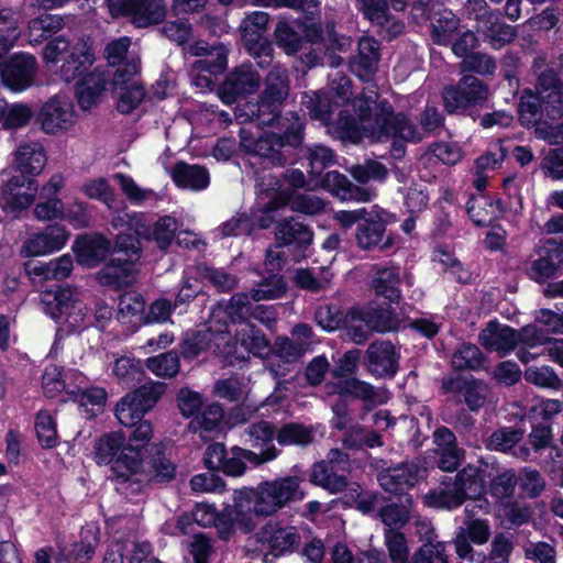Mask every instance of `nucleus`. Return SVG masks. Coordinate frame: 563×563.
<instances>
[{"label": "nucleus", "instance_id": "obj_1", "mask_svg": "<svg viewBox=\"0 0 563 563\" xmlns=\"http://www.w3.org/2000/svg\"><path fill=\"white\" fill-rule=\"evenodd\" d=\"M301 478L286 476L260 483L256 487L239 493L240 511L251 517H269L294 500L303 498L300 489Z\"/></svg>", "mask_w": 563, "mask_h": 563}, {"label": "nucleus", "instance_id": "obj_2", "mask_svg": "<svg viewBox=\"0 0 563 563\" xmlns=\"http://www.w3.org/2000/svg\"><path fill=\"white\" fill-rule=\"evenodd\" d=\"M363 129L372 142L393 141L395 158L402 157L404 142L419 143L423 140V132L405 113H396L387 100L376 104L375 119L366 120Z\"/></svg>", "mask_w": 563, "mask_h": 563}, {"label": "nucleus", "instance_id": "obj_3", "mask_svg": "<svg viewBox=\"0 0 563 563\" xmlns=\"http://www.w3.org/2000/svg\"><path fill=\"white\" fill-rule=\"evenodd\" d=\"M131 41L128 36L113 40L106 45L104 56L111 66L118 65L112 77V87L119 93L117 110L129 114L141 103V82H131L139 73L136 63H122L128 54Z\"/></svg>", "mask_w": 563, "mask_h": 563}, {"label": "nucleus", "instance_id": "obj_4", "mask_svg": "<svg viewBox=\"0 0 563 563\" xmlns=\"http://www.w3.org/2000/svg\"><path fill=\"white\" fill-rule=\"evenodd\" d=\"M289 93L287 70L274 66L265 78V89L257 103L246 102L235 110L240 123L257 121L258 125H271L278 120V113Z\"/></svg>", "mask_w": 563, "mask_h": 563}, {"label": "nucleus", "instance_id": "obj_5", "mask_svg": "<svg viewBox=\"0 0 563 563\" xmlns=\"http://www.w3.org/2000/svg\"><path fill=\"white\" fill-rule=\"evenodd\" d=\"M44 311L56 322L67 323L70 332H81L91 328L90 308L77 298L76 289L70 286L57 285L55 289H46L42 294Z\"/></svg>", "mask_w": 563, "mask_h": 563}, {"label": "nucleus", "instance_id": "obj_6", "mask_svg": "<svg viewBox=\"0 0 563 563\" xmlns=\"http://www.w3.org/2000/svg\"><path fill=\"white\" fill-rule=\"evenodd\" d=\"M301 123L286 130L285 134L265 132L255 139L245 129L240 130V146L247 153L267 159L274 166H284L287 162L285 148L297 147L301 144Z\"/></svg>", "mask_w": 563, "mask_h": 563}, {"label": "nucleus", "instance_id": "obj_7", "mask_svg": "<svg viewBox=\"0 0 563 563\" xmlns=\"http://www.w3.org/2000/svg\"><path fill=\"white\" fill-rule=\"evenodd\" d=\"M489 98V88L473 75H464L455 86L442 91L444 108L449 113H466L471 108L482 107Z\"/></svg>", "mask_w": 563, "mask_h": 563}, {"label": "nucleus", "instance_id": "obj_8", "mask_svg": "<svg viewBox=\"0 0 563 563\" xmlns=\"http://www.w3.org/2000/svg\"><path fill=\"white\" fill-rule=\"evenodd\" d=\"M38 191L36 179L21 174H12L0 186V208L13 218L33 206Z\"/></svg>", "mask_w": 563, "mask_h": 563}, {"label": "nucleus", "instance_id": "obj_9", "mask_svg": "<svg viewBox=\"0 0 563 563\" xmlns=\"http://www.w3.org/2000/svg\"><path fill=\"white\" fill-rule=\"evenodd\" d=\"M261 192H267L272 196L268 203L269 210H277L286 205L295 212L309 216L318 214L324 210L325 202L323 199L311 194H292L288 189H282L276 177L268 176L257 184Z\"/></svg>", "mask_w": 563, "mask_h": 563}, {"label": "nucleus", "instance_id": "obj_10", "mask_svg": "<svg viewBox=\"0 0 563 563\" xmlns=\"http://www.w3.org/2000/svg\"><path fill=\"white\" fill-rule=\"evenodd\" d=\"M96 463L98 465H110L113 475L114 463L122 460L125 464L130 460L141 457V441L129 439L123 431L103 433L95 444Z\"/></svg>", "mask_w": 563, "mask_h": 563}, {"label": "nucleus", "instance_id": "obj_11", "mask_svg": "<svg viewBox=\"0 0 563 563\" xmlns=\"http://www.w3.org/2000/svg\"><path fill=\"white\" fill-rule=\"evenodd\" d=\"M376 91L371 89L353 100V109L357 113V120L346 111L340 112L335 126L342 139L358 143L367 137L363 126L366 120L375 119L376 107L373 110L372 104L376 102Z\"/></svg>", "mask_w": 563, "mask_h": 563}, {"label": "nucleus", "instance_id": "obj_12", "mask_svg": "<svg viewBox=\"0 0 563 563\" xmlns=\"http://www.w3.org/2000/svg\"><path fill=\"white\" fill-rule=\"evenodd\" d=\"M268 21V13L254 11L247 14L240 25L243 44L254 58L260 59V66L269 64L272 60L273 48L264 36Z\"/></svg>", "mask_w": 563, "mask_h": 563}, {"label": "nucleus", "instance_id": "obj_13", "mask_svg": "<svg viewBox=\"0 0 563 563\" xmlns=\"http://www.w3.org/2000/svg\"><path fill=\"white\" fill-rule=\"evenodd\" d=\"M36 69V58L32 54L19 52L2 64L0 78L4 87L21 92L33 85Z\"/></svg>", "mask_w": 563, "mask_h": 563}, {"label": "nucleus", "instance_id": "obj_14", "mask_svg": "<svg viewBox=\"0 0 563 563\" xmlns=\"http://www.w3.org/2000/svg\"><path fill=\"white\" fill-rule=\"evenodd\" d=\"M35 121L46 134L67 131L74 124V104L65 97L53 96L45 101L37 112Z\"/></svg>", "mask_w": 563, "mask_h": 563}, {"label": "nucleus", "instance_id": "obj_15", "mask_svg": "<svg viewBox=\"0 0 563 563\" xmlns=\"http://www.w3.org/2000/svg\"><path fill=\"white\" fill-rule=\"evenodd\" d=\"M492 536V528L487 519L467 517L464 526L459 527L453 539L456 555L474 563L476 552L472 543L483 545L488 542Z\"/></svg>", "mask_w": 563, "mask_h": 563}, {"label": "nucleus", "instance_id": "obj_16", "mask_svg": "<svg viewBox=\"0 0 563 563\" xmlns=\"http://www.w3.org/2000/svg\"><path fill=\"white\" fill-rule=\"evenodd\" d=\"M272 355L265 366L266 371L280 385V379L289 374L295 364L307 353V345L295 344L288 336L276 338L272 350Z\"/></svg>", "mask_w": 563, "mask_h": 563}, {"label": "nucleus", "instance_id": "obj_17", "mask_svg": "<svg viewBox=\"0 0 563 563\" xmlns=\"http://www.w3.org/2000/svg\"><path fill=\"white\" fill-rule=\"evenodd\" d=\"M367 372L378 378H391L399 367V354L390 341L372 342L364 355Z\"/></svg>", "mask_w": 563, "mask_h": 563}, {"label": "nucleus", "instance_id": "obj_18", "mask_svg": "<svg viewBox=\"0 0 563 563\" xmlns=\"http://www.w3.org/2000/svg\"><path fill=\"white\" fill-rule=\"evenodd\" d=\"M423 470L417 462H402L397 466L386 468L379 472L377 479L382 488L395 496L405 498L407 490L412 488L420 477Z\"/></svg>", "mask_w": 563, "mask_h": 563}, {"label": "nucleus", "instance_id": "obj_19", "mask_svg": "<svg viewBox=\"0 0 563 563\" xmlns=\"http://www.w3.org/2000/svg\"><path fill=\"white\" fill-rule=\"evenodd\" d=\"M260 82L261 76L251 65H241L225 77L219 87L218 95L222 102L232 104L239 97L255 92Z\"/></svg>", "mask_w": 563, "mask_h": 563}, {"label": "nucleus", "instance_id": "obj_20", "mask_svg": "<svg viewBox=\"0 0 563 563\" xmlns=\"http://www.w3.org/2000/svg\"><path fill=\"white\" fill-rule=\"evenodd\" d=\"M71 250L78 265L93 268L110 255L111 241L100 233H81L76 236Z\"/></svg>", "mask_w": 563, "mask_h": 563}, {"label": "nucleus", "instance_id": "obj_21", "mask_svg": "<svg viewBox=\"0 0 563 563\" xmlns=\"http://www.w3.org/2000/svg\"><path fill=\"white\" fill-rule=\"evenodd\" d=\"M257 539L268 545L275 556L294 552L298 549L301 537L294 526H283L277 521L266 522L257 532Z\"/></svg>", "mask_w": 563, "mask_h": 563}, {"label": "nucleus", "instance_id": "obj_22", "mask_svg": "<svg viewBox=\"0 0 563 563\" xmlns=\"http://www.w3.org/2000/svg\"><path fill=\"white\" fill-rule=\"evenodd\" d=\"M95 62L92 43L89 38L81 37L71 46L64 58L59 68L60 78L66 82L79 79L90 71Z\"/></svg>", "mask_w": 563, "mask_h": 563}, {"label": "nucleus", "instance_id": "obj_23", "mask_svg": "<svg viewBox=\"0 0 563 563\" xmlns=\"http://www.w3.org/2000/svg\"><path fill=\"white\" fill-rule=\"evenodd\" d=\"M327 388L329 394L333 393L341 397L360 399L373 406L385 404L389 398L385 388L374 387L369 383L355 377L338 379L335 383L328 384Z\"/></svg>", "mask_w": 563, "mask_h": 563}, {"label": "nucleus", "instance_id": "obj_24", "mask_svg": "<svg viewBox=\"0 0 563 563\" xmlns=\"http://www.w3.org/2000/svg\"><path fill=\"white\" fill-rule=\"evenodd\" d=\"M364 16L379 29V34L391 40L404 32L405 24L388 11L386 0H357Z\"/></svg>", "mask_w": 563, "mask_h": 563}, {"label": "nucleus", "instance_id": "obj_25", "mask_svg": "<svg viewBox=\"0 0 563 563\" xmlns=\"http://www.w3.org/2000/svg\"><path fill=\"white\" fill-rule=\"evenodd\" d=\"M278 454L279 451L273 444L268 445L261 453H255L240 446H233L230 454L227 453L223 465L219 471H222L229 476H241L246 470L245 462L254 466H260L275 460Z\"/></svg>", "mask_w": 563, "mask_h": 563}, {"label": "nucleus", "instance_id": "obj_26", "mask_svg": "<svg viewBox=\"0 0 563 563\" xmlns=\"http://www.w3.org/2000/svg\"><path fill=\"white\" fill-rule=\"evenodd\" d=\"M352 321L363 322L369 330L378 333L398 331L405 324V319L394 312L390 306L353 311Z\"/></svg>", "mask_w": 563, "mask_h": 563}, {"label": "nucleus", "instance_id": "obj_27", "mask_svg": "<svg viewBox=\"0 0 563 563\" xmlns=\"http://www.w3.org/2000/svg\"><path fill=\"white\" fill-rule=\"evenodd\" d=\"M445 393H459L471 411H478L489 395V387L482 380L450 377L442 380Z\"/></svg>", "mask_w": 563, "mask_h": 563}, {"label": "nucleus", "instance_id": "obj_28", "mask_svg": "<svg viewBox=\"0 0 563 563\" xmlns=\"http://www.w3.org/2000/svg\"><path fill=\"white\" fill-rule=\"evenodd\" d=\"M479 343L489 352H496L499 356L510 353L518 344L517 332L506 324L490 321L481 331Z\"/></svg>", "mask_w": 563, "mask_h": 563}, {"label": "nucleus", "instance_id": "obj_29", "mask_svg": "<svg viewBox=\"0 0 563 563\" xmlns=\"http://www.w3.org/2000/svg\"><path fill=\"white\" fill-rule=\"evenodd\" d=\"M118 421L133 430L129 434L130 440L141 441V385L120 398L114 408Z\"/></svg>", "mask_w": 563, "mask_h": 563}, {"label": "nucleus", "instance_id": "obj_30", "mask_svg": "<svg viewBox=\"0 0 563 563\" xmlns=\"http://www.w3.org/2000/svg\"><path fill=\"white\" fill-rule=\"evenodd\" d=\"M141 473V457L130 460V463H124L122 460H117L114 463L113 475L109 478L117 483V492L125 499L137 503V496L141 494V479L132 478Z\"/></svg>", "mask_w": 563, "mask_h": 563}, {"label": "nucleus", "instance_id": "obj_31", "mask_svg": "<svg viewBox=\"0 0 563 563\" xmlns=\"http://www.w3.org/2000/svg\"><path fill=\"white\" fill-rule=\"evenodd\" d=\"M421 16L430 21L431 38L437 45L450 44L460 27L459 16L443 4Z\"/></svg>", "mask_w": 563, "mask_h": 563}, {"label": "nucleus", "instance_id": "obj_32", "mask_svg": "<svg viewBox=\"0 0 563 563\" xmlns=\"http://www.w3.org/2000/svg\"><path fill=\"white\" fill-rule=\"evenodd\" d=\"M169 175L177 187L191 191L203 190L210 183V175L206 167L184 161L170 167Z\"/></svg>", "mask_w": 563, "mask_h": 563}, {"label": "nucleus", "instance_id": "obj_33", "mask_svg": "<svg viewBox=\"0 0 563 563\" xmlns=\"http://www.w3.org/2000/svg\"><path fill=\"white\" fill-rule=\"evenodd\" d=\"M235 525L245 533L256 528V522L253 517H251L247 511H240L239 497L233 507H227L221 512H218L217 522L212 526L217 528L219 537L227 540L232 536Z\"/></svg>", "mask_w": 563, "mask_h": 563}, {"label": "nucleus", "instance_id": "obj_34", "mask_svg": "<svg viewBox=\"0 0 563 563\" xmlns=\"http://www.w3.org/2000/svg\"><path fill=\"white\" fill-rule=\"evenodd\" d=\"M46 165V155L38 144H21L14 156V174L36 179Z\"/></svg>", "mask_w": 563, "mask_h": 563}, {"label": "nucleus", "instance_id": "obj_35", "mask_svg": "<svg viewBox=\"0 0 563 563\" xmlns=\"http://www.w3.org/2000/svg\"><path fill=\"white\" fill-rule=\"evenodd\" d=\"M108 79L103 73L92 70L80 77L75 86V95L80 109L87 111L97 104L106 90Z\"/></svg>", "mask_w": 563, "mask_h": 563}, {"label": "nucleus", "instance_id": "obj_36", "mask_svg": "<svg viewBox=\"0 0 563 563\" xmlns=\"http://www.w3.org/2000/svg\"><path fill=\"white\" fill-rule=\"evenodd\" d=\"M134 266V260L110 255V260L97 273V279L103 286L119 289L130 283Z\"/></svg>", "mask_w": 563, "mask_h": 563}, {"label": "nucleus", "instance_id": "obj_37", "mask_svg": "<svg viewBox=\"0 0 563 563\" xmlns=\"http://www.w3.org/2000/svg\"><path fill=\"white\" fill-rule=\"evenodd\" d=\"M175 472V465L164 455L163 445L153 444L146 449V470H143V475L148 483L169 482Z\"/></svg>", "mask_w": 563, "mask_h": 563}, {"label": "nucleus", "instance_id": "obj_38", "mask_svg": "<svg viewBox=\"0 0 563 563\" xmlns=\"http://www.w3.org/2000/svg\"><path fill=\"white\" fill-rule=\"evenodd\" d=\"M386 225L379 217L377 220L365 219V221L357 225L356 242L363 250H384L390 246L391 239L385 235Z\"/></svg>", "mask_w": 563, "mask_h": 563}, {"label": "nucleus", "instance_id": "obj_39", "mask_svg": "<svg viewBox=\"0 0 563 563\" xmlns=\"http://www.w3.org/2000/svg\"><path fill=\"white\" fill-rule=\"evenodd\" d=\"M476 29L484 35V40L496 49L504 47L516 37L515 27L503 22L496 12L477 23Z\"/></svg>", "mask_w": 563, "mask_h": 563}, {"label": "nucleus", "instance_id": "obj_40", "mask_svg": "<svg viewBox=\"0 0 563 563\" xmlns=\"http://www.w3.org/2000/svg\"><path fill=\"white\" fill-rule=\"evenodd\" d=\"M324 186L342 200L354 199L366 202L376 196L374 189L355 186L338 172L327 173Z\"/></svg>", "mask_w": 563, "mask_h": 563}, {"label": "nucleus", "instance_id": "obj_41", "mask_svg": "<svg viewBox=\"0 0 563 563\" xmlns=\"http://www.w3.org/2000/svg\"><path fill=\"white\" fill-rule=\"evenodd\" d=\"M312 231L308 225L294 218L284 219L278 222L275 229V239L279 245H295L306 247L312 242Z\"/></svg>", "mask_w": 563, "mask_h": 563}, {"label": "nucleus", "instance_id": "obj_42", "mask_svg": "<svg viewBox=\"0 0 563 563\" xmlns=\"http://www.w3.org/2000/svg\"><path fill=\"white\" fill-rule=\"evenodd\" d=\"M400 277L399 269L396 267H375L372 278V288L377 296L388 299L390 303H397L400 300Z\"/></svg>", "mask_w": 563, "mask_h": 563}, {"label": "nucleus", "instance_id": "obj_43", "mask_svg": "<svg viewBox=\"0 0 563 563\" xmlns=\"http://www.w3.org/2000/svg\"><path fill=\"white\" fill-rule=\"evenodd\" d=\"M65 26V19L60 14H51L47 12L41 13L40 15L31 19L27 22L29 40L31 43H42Z\"/></svg>", "mask_w": 563, "mask_h": 563}, {"label": "nucleus", "instance_id": "obj_44", "mask_svg": "<svg viewBox=\"0 0 563 563\" xmlns=\"http://www.w3.org/2000/svg\"><path fill=\"white\" fill-rule=\"evenodd\" d=\"M380 58V45L371 36H363L358 41V53L353 59V68L360 77H368L376 71Z\"/></svg>", "mask_w": 563, "mask_h": 563}, {"label": "nucleus", "instance_id": "obj_45", "mask_svg": "<svg viewBox=\"0 0 563 563\" xmlns=\"http://www.w3.org/2000/svg\"><path fill=\"white\" fill-rule=\"evenodd\" d=\"M129 230L133 232H120L113 245L111 244L110 255L121 256L123 258H131L139 261L141 257V220L133 219L129 223Z\"/></svg>", "mask_w": 563, "mask_h": 563}, {"label": "nucleus", "instance_id": "obj_46", "mask_svg": "<svg viewBox=\"0 0 563 563\" xmlns=\"http://www.w3.org/2000/svg\"><path fill=\"white\" fill-rule=\"evenodd\" d=\"M100 543V530L96 525H87L81 528L80 540L73 543L67 553L76 563H89Z\"/></svg>", "mask_w": 563, "mask_h": 563}, {"label": "nucleus", "instance_id": "obj_47", "mask_svg": "<svg viewBox=\"0 0 563 563\" xmlns=\"http://www.w3.org/2000/svg\"><path fill=\"white\" fill-rule=\"evenodd\" d=\"M525 271L530 279L538 283H544L551 278L556 271L551 251L543 246L537 247L536 255H531L526 261Z\"/></svg>", "mask_w": 563, "mask_h": 563}, {"label": "nucleus", "instance_id": "obj_48", "mask_svg": "<svg viewBox=\"0 0 563 563\" xmlns=\"http://www.w3.org/2000/svg\"><path fill=\"white\" fill-rule=\"evenodd\" d=\"M423 500L428 507L451 510L460 507L465 498L451 481L442 482L439 487L426 494Z\"/></svg>", "mask_w": 563, "mask_h": 563}, {"label": "nucleus", "instance_id": "obj_49", "mask_svg": "<svg viewBox=\"0 0 563 563\" xmlns=\"http://www.w3.org/2000/svg\"><path fill=\"white\" fill-rule=\"evenodd\" d=\"M339 472L335 465L330 464V462L320 461L313 464L310 481L331 493H339L346 487V478Z\"/></svg>", "mask_w": 563, "mask_h": 563}, {"label": "nucleus", "instance_id": "obj_50", "mask_svg": "<svg viewBox=\"0 0 563 563\" xmlns=\"http://www.w3.org/2000/svg\"><path fill=\"white\" fill-rule=\"evenodd\" d=\"M112 373L121 386L132 390L141 385V360L132 354L121 355L115 358Z\"/></svg>", "mask_w": 563, "mask_h": 563}, {"label": "nucleus", "instance_id": "obj_51", "mask_svg": "<svg viewBox=\"0 0 563 563\" xmlns=\"http://www.w3.org/2000/svg\"><path fill=\"white\" fill-rule=\"evenodd\" d=\"M118 319L128 325L131 333L141 328V292L132 291L120 296Z\"/></svg>", "mask_w": 563, "mask_h": 563}, {"label": "nucleus", "instance_id": "obj_52", "mask_svg": "<svg viewBox=\"0 0 563 563\" xmlns=\"http://www.w3.org/2000/svg\"><path fill=\"white\" fill-rule=\"evenodd\" d=\"M301 104L308 111L311 119L328 124L333 111L332 108L336 102L332 104L323 92L310 91L303 93Z\"/></svg>", "mask_w": 563, "mask_h": 563}, {"label": "nucleus", "instance_id": "obj_53", "mask_svg": "<svg viewBox=\"0 0 563 563\" xmlns=\"http://www.w3.org/2000/svg\"><path fill=\"white\" fill-rule=\"evenodd\" d=\"M35 432L43 449H53L58 444L57 423L48 410H40L35 416Z\"/></svg>", "mask_w": 563, "mask_h": 563}, {"label": "nucleus", "instance_id": "obj_54", "mask_svg": "<svg viewBox=\"0 0 563 563\" xmlns=\"http://www.w3.org/2000/svg\"><path fill=\"white\" fill-rule=\"evenodd\" d=\"M235 336L241 346L256 357H264L269 353V342L265 334L251 323H246V328Z\"/></svg>", "mask_w": 563, "mask_h": 563}, {"label": "nucleus", "instance_id": "obj_55", "mask_svg": "<svg viewBox=\"0 0 563 563\" xmlns=\"http://www.w3.org/2000/svg\"><path fill=\"white\" fill-rule=\"evenodd\" d=\"M411 508L412 498L410 495H406L400 504H389L383 507L379 511V517L388 529L398 530L408 522Z\"/></svg>", "mask_w": 563, "mask_h": 563}, {"label": "nucleus", "instance_id": "obj_56", "mask_svg": "<svg viewBox=\"0 0 563 563\" xmlns=\"http://www.w3.org/2000/svg\"><path fill=\"white\" fill-rule=\"evenodd\" d=\"M228 64V49L224 45H214L208 51L206 57L196 60L192 64V70L198 73H208L218 75L222 73Z\"/></svg>", "mask_w": 563, "mask_h": 563}, {"label": "nucleus", "instance_id": "obj_57", "mask_svg": "<svg viewBox=\"0 0 563 563\" xmlns=\"http://www.w3.org/2000/svg\"><path fill=\"white\" fill-rule=\"evenodd\" d=\"M514 543L505 533H497L490 542L489 552L476 553L475 563H509Z\"/></svg>", "mask_w": 563, "mask_h": 563}, {"label": "nucleus", "instance_id": "obj_58", "mask_svg": "<svg viewBox=\"0 0 563 563\" xmlns=\"http://www.w3.org/2000/svg\"><path fill=\"white\" fill-rule=\"evenodd\" d=\"M287 290L284 277L278 274L269 275L262 279L251 289L252 300L258 302L262 300H274L280 298Z\"/></svg>", "mask_w": 563, "mask_h": 563}, {"label": "nucleus", "instance_id": "obj_59", "mask_svg": "<svg viewBox=\"0 0 563 563\" xmlns=\"http://www.w3.org/2000/svg\"><path fill=\"white\" fill-rule=\"evenodd\" d=\"M195 269L199 278L208 280L219 291L228 292L238 286L236 277L227 273L222 268L211 267L207 264H199Z\"/></svg>", "mask_w": 563, "mask_h": 563}, {"label": "nucleus", "instance_id": "obj_60", "mask_svg": "<svg viewBox=\"0 0 563 563\" xmlns=\"http://www.w3.org/2000/svg\"><path fill=\"white\" fill-rule=\"evenodd\" d=\"M523 438V432L517 428H499L494 431L484 443L492 451L508 452Z\"/></svg>", "mask_w": 563, "mask_h": 563}, {"label": "nucleus", "instance_id": "obj_61", "mask_svg": "<svg viewBox=\"0 0 563 563\" xmlns=\"http://www.w3.org/2000/svg\"><path fill=\"white\" fill-rule=\"evenodd\" d=\"M176 230V219L170 216H164L156 221L150 233L143 234V238L148 242L154 241L161 251H166L175 236Z\"/></svg>", "mask_w": 563, "mask_h": 563}, {"label": "nucleus", "instance_id": "obj_62", "mask_svg": "<svg viewBox=\"0 0 563 563\" xmlns=\"http://www.w3.org/2000/svg\"><path fill=\"white\" fill-rule=\"evenodd\" d=\"M452 482L465 499L481 494L483 488L478 468L472 465L461 470Z\"/></svg>", "mask_w": 563, "mask_h": 563}, {"label": "nucleus", "instance_id": "obj_63", "mask_svg": "<svg viewBox=\"0 0 563 563\" xmlns=\"http://www.w3.org/2000/svg\"><path fill=\"white\" fill-rule=\"evenodd\" d=\"M309 164V174L320 176L323 170L335 163L333 151L321 144L308 146L305 154Z\"/></svg>", "mask_w": 563, "mask_h": 563}, {"label": "nucleus", "instance_id": "obj_64", "mask_svg": "<svg viewBox=\"0 0 563 563\" xmlns=\"http://www.w3.org/2000/svg\"><path fill=\"white\" fill-rule=\"evenodd\" d=\"M408 563H450L445 542H423Z\"/></svg>", "mask_w": 563, "mask_h": 563}]
</instances>
